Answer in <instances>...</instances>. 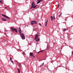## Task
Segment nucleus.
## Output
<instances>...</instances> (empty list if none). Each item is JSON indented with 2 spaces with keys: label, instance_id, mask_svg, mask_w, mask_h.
Segmentation results:
<instances>
[{
  "label": "nucleus",
  "instance_id": "1",
  "mask_svg": "<svg viewBox=\"0 0 73 73\" xmlns=\"http://www.w3.org/2000/svg\"><path fill=\"white\" fill-rule=\"evenodd\" d=\"M11 29L13 32H14V31H15L16 33H17V30L16 29L13 27H11Z\"/></svg>",
  "mask_w": 73,
  "mask_h": 73
},
{
  "label": "nucleus",
  "instance_id": "2",
  "mask_svg": "<svg viewBox=\"0 0 73 73\" xmlns=\"http://www.w3.org/2000/svg\"><path fill=\"white\" fill-rule=\"evenodd\" d=\"M20 36L21 37L22 40H25V36H24V35L23 34H21L20 35Z\"/></svg>",
  "mask_w": 73,
  "mask_h": 73
},
{
  "label": "nucleus",
  "instance_id": "3",
  "mask_svg": "<svg viewBox=\"0 0 73 73\" xmlns=\"http://www.w3.org/2000/svg\"><path fill=\"white\" fill-rule=\"evenodd\" d=\"M37 22L36 21H31V25H33V24H37Z\"/></svg>",
  "mask_w": 73,
  "mask_h": 73
},
{
  "label": "nucleus",
  "instance_id": "4",
  "mask_svg": "<svg viewBox=\"0 0 73 73\" xmlns=\"http://www.w3.org/2000/svg\"><path fill=\"white\" fill-rule=\"evenodd\" d=\"M1 15H2V16H3L4 17H6V18H7V19H11V18H10L9 17H8V16H7L6 15H5L3 14H2Z\"/></svg>",
  "mask_w": 73,
  "mask_h": 73
},
{
  "label": "nucleus",
  "instance_id": "5",
  "mask_svg": "<svg viewBox=\"0 0 73 73\" xmlns=\"http://www.w3.org/2000/svg\"><path fill=\"white\" fill-rule=\"evenodd\" d=\"M35 5V2H33L32 3V7L31 8V9H32L33 8V6Z\"/></svg>",
  "mask_w": 73,
  "mask_h": 73
},
{
  "label": "nucleus",
  "instance_id": "6",
  "mask_svg": "<svg viewBox=\"0 0 73 73\" xmlns=\"http://www.w3.org/2000/svg\"><path fill=\"white\" fill-rule=\"evenodd\" d=\"M19 30L18 31L19 32V33L20 35H21V34H22L23 33H21V29L20 27H19Z\"/></svg>",
  "mask_w": 73,
  "mask_h": 73
},
{
  "label": "nucleus",
  "instance_id": "7",
  "mask_svg": "<svg viewBox=\"0 0 73 73\" xmlns=\"http://www.w3.org/2000/svg\"><path fill=\"white\" fill-rule=\"evenodd\" d=\"M43 0H37L38 2L36 3V4H38L40 3H41V1H42Z\"/></svg>",
  "mask_w": 73,
  "mask_h": 73
},
{
  "label": "nucleus",
  "instance_id": "8",
  "mask_svg": "<svg viewBox=\"0 0 73 73\" xmlns=\"http://www.w3.org/2000/svg\"><path fill=\"white\" fill-rule=\"evenodd\" d=\"M38 38V35H37L36 34L35 35V36L34 38V40H37V39Z\"/></svg>",
  "mask_w": 73,
  "mask_h": 73
},
{
  "label": "nucleus",
  "instance_id": "9",
  "mask_svg": "<svg viewBox=\"0 0 73 73\" xmlns=\"http://www.w3.org/2000/svg\"><path fill=\"white\" fill-rule=\"evenodd\" d=\"M1 20L2 21H6L7 20V19H4V18H2Z\"/></svg>",
  "mask_w": 73,
  "mask_h": 73
},
{
  "label": "nucleus",
  "instance_id": "10",
  "mask_svg": "<svg viewBox=\"0 0 73 73\" xmlns=\"http://www.w3.org/2000/svg\"><path fill=\"white\" fill-rule=\"evenodd\" d=\"M39 41H40V38H38L37 39H36V42Z\"/></svg>",
  "mask_w": 73,
  "mask_h": 73
},
{
  "label": "nucleus",
  "instance_id": "11",
  "mask_svg": "<svg viewBox=\"0 0 73 73\" xmlns=\"http://www.w3.org/2000/svg\"><path fill=\"white\" fill-rule=\"evenodd\" d=\"M50 18L51 19V21H53V17L52 16H51L50 17Z\"/></svg>",
  "mask_w": 73,
  "mask_h": 73
},
{
  "label": "nucleus",
  "instance_id": "12",
  "mask_svg": "<svg viewBox=\"0 0 73 73\" xmlns=\"http://www.w3.org/2000/svg\"><path fill=\"white\" fill-rule=\"evenodd\" d=\"M17 70H18V73H20V70L19 68L17 69Z\"/></svg>",
  "mask_w": 73,
  "mask_h": 73
},
{
  "label": "nucleus",
  "instance_id": "13",
  "mask_svg": "<svg viewBox=\"0 0 73 73\" xmlns=\"http://www.w3.org/2000/svg\"><path fill=\"white\" fill-rule=\"evenodd\" d=\"M54 14L53 15V20H54L55 19V17H54Z\"/></svg>",
  "mask_w": 73,
  "mask_h": 73
},
{
  "label": "nucleus",
  "instance_id": "14",
  "mask_svg": "<svg viewBox=\"0 0 73 73\" xmlns=\"http://www.w3.org/2000/svg\"><path fill=\"white\" fill-rule=\"evenodd\" d=\"M30 54L31 56H32L33 55V53L32 52H31L30 53Z\"/></svg>",
  "mask_w": 73,
  "mask_h": 73
},
{
  "label": "nucleus",
  "instance_id": "15",
  "mask_svg": "<svg viewBox=\"0 0 73 73\" xmlns=\"http://www.w3.org/2000/svg\"><path fill=\"white\" fill-rule=\"evenodd\" d=\"M43 52V50H41V51H40L38 52V53H40V52Z\"/></svg>",
  "mask_w": 73,
  "mask_h": 73
},
{
  "label": "nucleus",
  "instance_id": "16",
  "mask_svg": "<svg viewBox=\"0 0 73 73\" xmlns=\"http://www.w3.org/2000/svg\"><path fill=\"white\" fill-rule=\"evenodd\" d=\"M44 65V62L43 63V64H42L40 66L41 67V66H43Z\"/></svg>",
  "mask_w": 73,
  "mask_h": 73
},
{
  "label": "nucleus",
  "instance_id": "17",
  "mask_svg": "<svg viewBox=\"0 0 73 73\" xmlns=\"http://www.w3.org/2000/svg\"><path fill=\"white\" fill-rule=\"evenodd\" d=\"M37 5H34L33 6V8H36V7H37Z\"/></svg>",
  "mask_w": 73,
  "mask_h": 73
},
{
  "label": "nucleus",
  "instance_id": "18",
  "mask_svg": "<svg viewBox=\"0 0 73 73\" xmlns=\"http://www.w3.org/2000/svg\"><path fill=\"white\" fill-rule=\"evenodd\" d=\"M47 23H45V26H46V27H47Z\"/></svg>",
  "mask_w": 73,
  "mask_h": 73
},
{
  "label": "nucleus",
  "instance_id": "19",
  "mask_svg": "<svg viewBox=\"0 0 73 73\" xmlns=\"http://www.w3.org/2000/svg\"><path fill=\"white\" fill-rule=\"evenodd\" d=\"M18 65L19 66H21V64H20L19 63L18 64Z\"/></svg>",
  "mask_w": 73,
  "mask_h": 73
},
{
  "label": "nucleus",
  "instance_id": "20",
  "mask_svg": "<svg viewBox=\"0 0 73 73\" xmlns=\"http://www.w3.org/2000/svg\"><path fill=\"white\" fill-rule=\"evenodd\" d=\"M31 56H32V57H34V58H35V56H34V55H33Z\"/></svg>",
  "mask_w": 73,
  "mask_h": 73
},
{
  "label": "nucleus",
  "instance_id": "21",
  "mask_svg": "<svg viewBox=\"0 0 73 73\" xmlns=\"http://www.w3.org/2000/svg\"><path fill=\"white\" fill-rule=\"evenodd\" d=\"M38 24L40 25V26H41V24L40 23H39Z\"/></svg>",
  "mask_w": 73,
  "mask_h": 73
},
{
  "label": "nucleus",
  "instance_id": "22",
  "mask_svg": "<svg viewBox=\"0 0 73 73\" xmlns=\"http://www.w3.org/2000/svg\"><path fill=\"white\" fill-rule=\"evenodd\" d=\"M23 54H24V55H25V52H23Z\"/></svg>",
  "mask_w": 73,
  "mask_h": 73
},
{
  "label": "nucleus",
  "instance_id": "23",
  "mask_svg": "<svg viewBox=\"0 0 73 73\" xmlns=\"http://www.w3.org/2000/svg\"><path fill=\"white\" fill-rule=\"evenodd\" d=\"M62 15V13H61V14L59 16V17H60V16H61Z\"/></svg>",
  "mask_w": 73,
  "mask_h": 73
},
{
  "label": "nucleus",
  "instance_id": "24",
  "mask_svg": "<svg viewBox=\"0 0 73 73\" xmlns=\"http://www.w3.org/2000/svg\"><path fill=\"white\" fill-rule=\"evenodd\" d=\"M11 62H12V63H13V64L14 63L13 61H12V60H11Z\"/></svg>",
  "mask_w": 73,
  "mask_h": 73
},
{
  "label": "nucleus",
  "instance_id": "25",
  "mask_svg": "<svg viewBox=\"0 0 73 73\" xmlns=\"http://www.w3.org/2000/svg\"><path fill=\"white\" fill-rule=\"evenodd\" d=\"M0 3H1V4H2V2H1V1L0 0Z\"/></svg>",
  "mask_w": 73,
  "mask_h": 73
},
{
  "label": "nucleus",
  "instance_id": "26",
  "mask_svg": "<svg viewBox=\"0 0 73 73\" xmlns=\"http://www.w3.org/2000/svg\"><path fill=\"white\" fill-rule=\"evenodd\" d=\"M63 30H64V31H66V29H64Z\"/></svg>",
  "mask_w": 73,
  "mask_h": 73
},
{
  "label": "nucleus",
  "instance_id": "27",
  "mask_svg": "<svg viewBox=\"0 0 73 73\" xmlns=\"http://www.w3.org/2000/svg\"><path fill=\"white\" fill-rule=\"evenodd\" d=\"M48 20H47L46 21V23H48Z\"/></svg>",
  "mask_w": 73,
  "mask_h": 73
},
{
  "label": "nucleus",
  "instance_id": "28",
  "mask_svg": "<svg viewBox=\"0 0 73 73\" xmlns=\"http://www.w3.org/2000/svg\"><path fill=\"white\" fill-rule=\"evenodd\" d=\"M10 60H11H11H12V58H10Z\"/></svg>",
  "mask_w": 73,
  "mask_h": 73
},
{
  "label": "nucleus",
  "instance_id": "29",
  "mask_svg": "<svg viewBox=\"0 0 73 73\" xmlns=\"http://www.w3.org/2000/svg\"><path fill=\"white\" fill-rule=\"evenodd\" d=\"M64 44H65V45L64 46H65V45H66V43H64Z\"/></svg>",
  "mask_w": 73,
  "mask_h": 73
},
{
  "label": "nucleus",
  "instance_id": "30",
  "mask_svg": "<svg viewBox=\"0 0 73 73\" xmlns=\"http://www.w3.org/2000/svg\"><path fill=\"white\" fill-rule=\"evenodd\" d=\"M72 55H73V50L72 52Z\"/></svg>",
  "mask_w": 73,
  "mask_h": 73
},
{
  "label": "nucleus",
  "instance_id": "31",
  "mask_svg": "<svg viewBox=\"0 0 73 73\" xmlns=\"http://www.w3.org/2000/svg\"><path fill=\"white\" fill-rule=\"evenodd\" d=\"M5 9L7 8V7H5Z\"/></svg>",
  "mask_w": 73,
  "mask_h": 73
},
{
  "label": "nucleus",
  "instance_id": "32",
  "mask_svg": "<svg viewBox=\"0 0 73 73\" xmlns=\"http://www.w3.org/2000/svg\"><path fill=\"white\" fill-rule=\"evenodd\" d=\"M66 69H67V68H66V67H65Z\"/></svg>",
  "mask_w": 73,
  "mask_h": 73
},
{
  "label": "nucleus",
  "instance_id": "33",
  "mask_svg": "<svg viewBox=\"0 0 73 73\" xmlns=\"http://www.w3.org/2000/svg\"><path fill=\"white\" fill-rule=\"evenodd\" d=\"M59 6V4H58V7Z\"/></svg>",
  "mask_w": 73,
  "mask_h": 73
}]
</instances>
